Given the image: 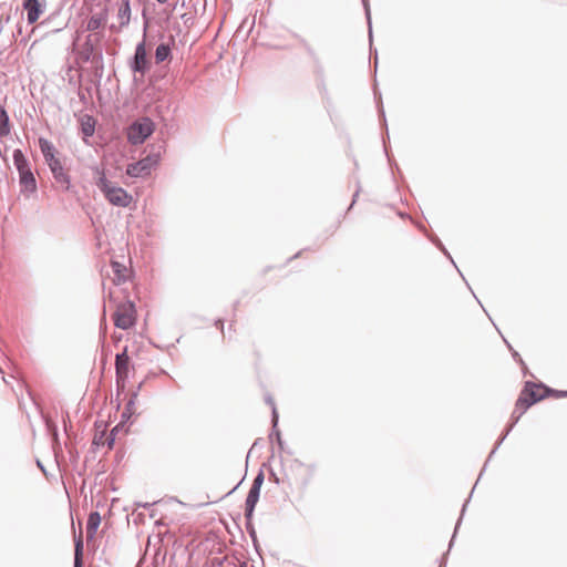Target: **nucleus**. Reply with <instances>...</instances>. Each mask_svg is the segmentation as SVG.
I'll return each mask as SVG.
<instances>
[{
  "instance_id": "c756f323",
  "label": "nucleus",
  "mask_w": 567,
  "mask_h": 567,
  "mask_svg": "<svg viewBox=\"0 0 567 567\" xmlns=\"http://www.w3.org/2000/svg\"><path fill=\"white\" fill-rule=\"evenodd\" d=\"M432 241H433V243H434V244H435V245H436V246H437V247L443 251V254H444L445 256H447V257L451 259V261L454 264V261H453V259H452L451 255L449 254V251L446 250V248L443 246V244L440 241V239L435 238V239H432Z\"/></svg>"
},
{
  "instance_id": "423d86ee",
  "label": "nucleus",
  "mask_w": 567,
  "mask_h": 567,
  "mask_svg": "<svg viewBox=\"0 0 567 567\" xmlns=\"http://www.w3.org/2000/svg\"><path fill=\"white\" fill-rule=\"evenodd\" d=\"M135 305L131 300H126L117 305L113 315L114 326L122 330H128L135 324Z\"/></svg>"
},
{
  "instance_id": "cd10ccee",
  "label": "nucleus",
  "mask_w": 567,
  "mask_h": 567,
  "mask_svg": "<svg viewBox=\"0 0 567 567\" xmlns=\"http://www.w3.org/2000/svg\"><path fill=\"white\" fill-rule=\"evenodd\" d=\"M264 480H265V475H264V472L262 471H259V473L256 475V477L254 478V482L251 484L250 487L252 488H256V489H261V485L264 483Z\"/></svg>"
},
{
  "instance_id": "f3484780",
  "label": "nucleus",
  "mask_w": 567,
  "mask_h": 567,
  "mask_svg": "<svg viewBox=\"0 0 567 567\" xmlns=\"http://www.w3.org/2000/svg\"><path fill=\"white\" fill-rule=\"evenodd\" d=\"M10 118L4 106L0 104V137H6L10 134Z\"/></svg>"
},
{
  "instance_id": "7c9ffc66",
  "label": "nucleus",
  "mask_w": 567,
  "mask_h": 567,
  "mask_svg": "<svg viewBox=\"0 0 567 567\" xmlns=\"http://www.w3.org/2000/svg\"><path fill=\"white\" fill-rule=\"evenodd\" d=\"M468 501H466L463 505V508H462V513H461V516H463L464 512H465V508H466V505H467ZM461 520H462V517L458 518L457 523H456V526H455V530H454V534H456L457 532V528L461 524ZM455 535H453L451 542H450V547L452 546V543H453V539H454Z\"/></svg>"
},
{
  "instance_id": "2f4dec72",
  "label": "nucleus",
  "mask_w": 567,
  "mask_h": 567,
  "mask_svg": "<svg viewBox=\"0 0 567 567\" xmlns=\"http://www.w3.org/2000/svg\"><path fill=\"white\" fill-rule=\"evenodd\" d=\"M274 437H276V441H278L279 439H281V433L280 431L278 430V427L276 426V429L272 427V432L270 433L269 435V439L272 440Z\"/></svg>"
},
{
  "instance_id": "f8f14e48",
  "label": "nucleus",
  "mask_w": 567,
  "mask_h": 567,
  "mask_svg": "<svg viewBox=\"0 0 567 567\" xmlns=\"http://www.w3.org/2000/svg\"><path fill=\"white\" fill-rule=\"evenodd\" d=\"M118 28H125L131 21V0H122L117 11Z\"/></svg>"
},
{
  "instance_id": "ddd939ff",
  "label": "nucleus",
  "mask_w": 567,
  "mask_h": 567,
  "mask_svg": "<svg viewBox=\"0 0 567 567\" xmlns=\"http://www.w3.org/2000/svg\"><path fill=\"white\" fill-rule=\"evenodd\" d=\"M39 147L48 165L49 163H53V161L59 159L58 157H55V147L49 140L40 137Z\"/></svg>"
},
{
  "instance_id": "4468645a",
  "label": "nucleus",
  "mask_w": 567,
  "mask_h": 567,
  "mask_svg": "<svg viewBox=\"0 0 567 567\" xmlns=\"http://www.w3.org/2000/svg\"><path fill=\"white\" fill-rule=\"evenodd\" d=\"M107 13V8H104L100 13L93 14L86 23V29L91 32L100 29L106 22Z\"/></svg>"
},
{
  "instance_id": "c85d7f7f",
  "label": "nucleus",
  "mask_w": 567,
  "mask_h": 567,
  "mask_svg": "<svg viewBox=\"0 0 567 567\" xmlns=\"http://www.w3.org/2000/svg\"><path fill=\"white\" fill-rule=\"evenodd\" d=\"M118 429V425H116L115 427L112 429L109 437H107V446L110 449H112L113 444H114V441H115V434H116V431Z\"/></svg>"
},
{
  "instance_id": "6ab92c4d",
  "label": "nucleus",
  "mask_w": 567,
  "mask_h": 567,
  "mask_svg": "<svg viewBox=\"0 0 567 567\" xmlns=\"http://www.w3.org/2000/svg\"><path fill=\"white\" fill-rule=\"evenodd\" d=\"M74 567H82L83 566V540L81 536L79 538H75V546H74Z\"/></svg>"
},
{
  "instance_id": "f03ea898",
  "label": "nucleus",
  "mask_w": 567,
  "mask_h": 567,
  "mask_svg": "<svg viewBox=\"0 0 567 567\" xmlns=\"http://www.w3.org/2000/svg\"><path fill=\"white\" fill-rule=\"evenodd\" d=\"M96 173L99 174L95 185L103 193L104 197L107 202L117 207H127L133 200L131 194H128L124 188L114 186L105 176L103 171L96 168Z\"/></svg>"
},
{
  "instance_id": "f704fd0d",
  "label": "nucleus",
  "mask_w": 567,
  "mask_h": 567,
  "mask_svg": "<svg viewBox=\"0 0 567 567\" xmlns=\"http://www.w3.org/2000/svg\"><path fill=\"white\" fill-rule=\"evenodd\" d=\"M513 358H514L516 361H518V362H519L524 368H526V367H525V363H524V361L522 360V358L519 357V353H518V352L513 351Z\"/></svg>"
},
{
  "instance_id": "72a5a7b5",
  "label": "nucleus",
  "mask_w": 567,
  "mask_h": 567,
  "mask_svg": "<svg viewBox=\"0 0 567 567\" xmlns=\"http://www.w3.org/2000/svg\"><path fill=\"white\" fill-rule=\"evenodd\" d=\"M132 415H133V413H128V414H127V411H126V410H124V411H123V413H122V415H121V417H122L121 423H124V422L128 421V420L131 419V416H132Z\"/></svg>"
},
{
  "instance_id": "39448f33",
  "label": "nucleus",
  "mask_w": 567,
  "mask_h": 567,
  "mask_svg": "<svg viewBox=\"0 0 567 567\" xmlns=\"http://www.w3.org/2000/svg\"><path fill=\"white\" fill-rule=\"evenodd\" d=\"M101 38L97 34H89L80 52L81 59L96 66L103 65V52L100 45Z\"/></svg>"
},
{
  "instance_id": "c03bdc74",
  "label": "nucleus",
  "mask_w": 567,
  "mask_h": 567,
  "mask_svg": "<svg viewBox=\"0 0 567 567\" xmlns=\"http://www.w3.org/2000/svg\"><path fill=\"white\" fill-rule=\"evenodd\" d=\"M237 488V486L235 488H233L231 491H229L228 494H233V492Z\"/></svg>"
},
{
  "instance_id": "79ce46f5",
  "label": "nucleus",
  "mask_w": 567,
  "mask_h": 567,
  "mask_svg": "<svg viewBox=\"0 0 567 567\" xmlns=\"http://www.w3.org/2000/svg\"><path fill=\"white\" fill-rule=\"evenodd\" d=\"M300 254H301V251L297 252V254L293 256V258H296V257L300 256Z\"/></svg>"
},
{
  "instance_id": "393cba45",
  "label": "nucleus",
  "mask_w": 567,
  "mask_h": 567,
  "mask_svg": "<svg viewBox=\"0 0 567 567\" xmlns=\"http://www.w3.org/2000/svg\"><path fill=\"white\" fill-rule=\"evenodd\" d=\"M539 390H543L544 392H540V394H546L547 396L554 395L556 398H567V391H560V390H554L545 385V388H539Z\"/></svg>"
},
{
  "instance_id": "e433bc0d",
  "label": "nucleus",
  "mask_w": 567,
  "mask_h": 567,
  "mask_svg": "<svg viewBox=\"0 0 567 567\" xmlns=\"http://www.w3.org/2000/svg\"><path fill=\"white\" fill-rule=\"evenodd\" d=\"M277 444H278V447H279L280 450H284V444H285V443H284L282 439H279V440L277 441Z\"/></svg>"
},
{
  "instance_id": "20e7f679",
  "label": "nucleus",
  "mask_w": 567,
  "mask_h": 567,
  "mask_svg": "<svg viewBox=\"0 0 567 567\" xmlns=\"http://www.w3.org/2000/svg\"><path fill=\"white\" fill-rule=\"evenodd\" d=\"M155 124L150 117H142L133 122L127 130V140L133 145H138L154 132Z\"/></svg>"
},
{
  "instance_id": "bb28decb",
  "label": "nucleus",
  "mask_w": 567,
  "mask_h": 567,
  "mask_svg": "<svg viewBox=\"0 0 567 567\" xmlns=\"http://www.w3.org/2000/svg\"><path fill=\"white\" fill-rule=\"evenodd\" d=\"M362 2L364 6L365 17H367L368 27H369V38L371 41L372 40V23H371L370 8H369V3L367 0H362Z\"/></svg>"
},
{
  "instance_id": "a211bd4d",
  "label": "nucleus",
  "mask_w": 567,
  "mask_h": 567,
  "mask_svg": "<svg viewBox=\"0 0 567 567\" xmlns=\"http://www.w3.org/2000/svg\"><path fill=\"white\" fill-rule=\"evenodd\" d=\"M172 54V49L168 43H161L155 50V62L157 64L166 61Z\"/></svg>"
},
{
  "instance_id": "6e6552de",
  "label": "nucleus",
  "mask_w": 567,
  "mask_h": 567,
  "mask_svg": "<svg viewBox=\"0 0 567 567\" xmlns=\"http://www.w3.org/2000/svg\"><path fill=\"white\" fill-rule=\"evenodd\" d=\"M128 65L134 73H140L142 76L150 70L151 63L147 59L144 40L136 44L134 55L130 60Z\"/></svg>"
},
{
  "instance_id": "9d476101",
  "label": "nucleus",
  "mask_w": 567,
  "mask_h": 567,
  "mask_svg": "<svg viewBox=\"0 0 567 567\" xmlns=\"http://www.w3.org/2000/svg\"><path fill=\"white\" fill-rule=\"evenodd\" d=\"M48 166L53 175L55 183L60 185L62 190H69L71 187V178L70 175L64 171L61 161H53V163H49Z\"/></svg>"
},
{
  "instance_id": "b1692460",
  "label": "nucleus",
  "mask_w": 567,
  "mask_h": 567,
  "mask_svg": "<svg viewBox=\"0 0 567 567\" xmlns=\"http://www.w3.org/2000/svg\"><path fill=\"white\" fill-rule=\"evenodd\" d=\"M302 45H303L307 54L309 55V58L313 61L316 66L319 68L320 66L319 58H318V54L316 53V51L313 50V48L306 41H302Z\"/></svg>"
},
{
  "instance_id": "a19ab883",
  "label": "nucleus",
  "mask_w": 567,
  "mask_h": 567,
  "mask_svg": "<svg viewBox=\"0 0 567 567\" xmlns=\"http://www.w3.org/2000/svg\"><path fill=\"white\" fill-rule=\"evenodd\" d=\"M492 458L491 454L488 455V458L486 462H488ZM484 466H487V463H484Z\"/></svg>"
},
{
  "instance_id": "37998d69",
  "label": "nucleus",
  "mask_w": 567,
  "mask_h": 567,
  "mask_svg": "<svg viewBox=\"0 0 567 567\" xmlns=\"http://www.w3.org/2000/svg\"><path fill=\"white\" fill-rule=\"evenodd\" d=\"M381 115L384 117V111L380 110Z\"/></svg>"
},
{
  "instance_id": "4c0bfd02",
  "label": "nucleus",
  "mask_w": 567,
  "mask_h": 567,
  "mask_svg": "<svg viewBox=\"0 0 567 567\" xmlns=\"http://www.w3.org/2000/svg\"><path fill=\"white\" fill-rule=\"evenodd\" d=\"M37 464H38L39 468L45 474L47 472H45V468L42 465V463L40 461H37Z\"/></svg>"
},
{
  "instance_id": "5701e85b",
  "label": "nucleus",
  "mask_w": 567,
  "mask_h": 567,
  "mask_svg": "<svg viewBox=\"0 0 567 567\" xmlns=\"http://www.w3.org/2000/svg\"><path fill=\"white\" fill-rule=\"evenodd\" d=\"M141 386H142V383H140L137 389L134 392H132L130 400L125 404V409L124 410L127 411V414L128 413H134L135 401L137 399L138 391H140Z\"/></svg>"
},
{
  "instance_id": "473e14b6",
  "label": "nucleus",
  "mask_w": 567,
  "mask_h": 567,
  "mask_svg": "<svg viewBox=\"0 0 567 567\" xmlns=\"http://www.w3.org/2000/svg\"><path fill=\"white\" fill-rule=\"evenodd\" d=\"M154 504H156V502H153V503H141V502H136L135 503V506L136 507H142V508H150L151 506H153Z\"/></svg>"
},
{
  "instance_id": "58836bf2",
  "label": "nucleus",
  "mask_w": 567,
  "mask_h": 567,
  "mask_svg": "<svg viewBox=\"0 0 567 567\" xmlns=\"http://www.w3.org/2000/svg\"><path fill=\"white\" fill-rule=\"evenodd\" d=\"M216 326H217V327H220V329L223 330V328H224V322L219 319V320H217V321H216Z\"/></svg>"
},
{
  "instance_id": "7ed1b4c3",
  "label": "nucleus",
  "mask_w": 567,
  "mask_h": 567,
  "mask_svg": "<svg viewBox=\"0 0 567 567\" xmlns=\"http://www.w3.org/2000/svg\"><path fill=\"white\" fill-rule=\"evenodd\" d=\"M13 163L19 173V184L22 194H34L37 192V179L31 169L29 159L19 148L13 151Z\"/></svg>"
},
{
  "instance_id": "a878e982",
  "label": "nucleus",
  "mask_w": 567,
  "mask_h": 567,
  "mask_svg": "<svg viewBox=\"0 0 567 567\" xmlns=\"http://www.w3.org/2000/svg\"><path fill=\"white\" fill-rule=\"evenodd\" d=\"M266 401H267V403H268V404L271 406V409H272V413H271V423H272L274 429H276V426H278V419H279V416H278V413H277V409H276V406H275V402H274V400H272L270 396H268V398L266 399Z\"/></svg>"
},
{
  "instance_id": "aec40b11",
  "label": "nucleus",
  "mask_w": 567,
  "mask_h": 567,
  "mask_svg": "<svg viewBox=\"0 0 567 567\" xmlns=\"http://www.w3.org/2000/svg\"><path fill=\"white\" fill-rule=\"evenodd\" d=\"M111 266H112V269L115 274V278H114V284L115 285H121L122 282H124L126 279L123 275V272L126 270V268L118 261H112L111 262Z\"/></svg>"
},
{
  "instance_id": "f257e3e1",
  "label": "nucleus",
  "mask_w": 567,
  "mask_h": 567,
  "mask_svg": "<svg viewBox=\"0 0 567 567\" xmlns=\"http://www.w3.org/2000/svg\"><path fill=\"white\" fill-rule=\"evenodd\" d=\"M539 388H545L544 383H535L533 381H527L525 383V386L519 395V398L516 401L515 409L511 416V424L507 426L504 434L499 437V440L496 442V445L491 451V456H493L497 449L501 446L503 441L506 439V436L509 434V432L513 430L515 424L519 421V419L523 416V414L527 411L528 408H530L533 404L539 402L540 400H544L546 398V394H540Z\"/></svg>"
},
{
  "instance_id": "dca6fc26",
  "label": "nucleus",
  "mask_w": 567,
  "mask_h": 567,
  "mask_svg": "<svg viewBox=\"0 0 567 567\" xmlns=\"http://www.w3.org/2000/svg\"><path fill=\"white\" fill-rule=\"evenodd\" d=\"M24 8L27 9V19H28V22L29 23H34L42 10L40 9V3L38 2V0H25L24 2Z\"/></svg>"
},
{
  "instance_id": "9b49d317",
  "label": "nucleus",
  "mask_w": 567,
  "mask_h": 567,
  "mask_svg": "<svg viewBox=\"0 0 567 567\" xmlns=\"http://www.w3.org/2000/svg\"><path fill=\"white\" fill-rule=\"evenodd\" d=\"M259 496H260V491L250 487V489L248 492V495H247V498H246V502H245V517H246V520H251L252 519L254 511H255L256 504L259 501Z\"/></svg>"
},
{
  "instance_id": "0eeeda50",
  "label": "nucleus",
  "mask_w": 567,
  "mask_h": 567,
  "mask_svg": "<svg viewBox=\"0 0 567 567\" xmlns=\"http://www.w3.org/2000/svg\"><path fill=\"white\" fill-rule=\"evenodd\" d=\"M159 161L158 155H148L137 162L131 163L126 167V174L130 177H144L151 174L154 166Z\"/></svg>"
},
{
  "instance_id": "2eb2a0df",
  "label": "nucleus",
  "mask_w": 567,
  "mask_h": 567,
  "mask_svg": "<svg viewBox=\"0 0 567 567\" xmlns=\"http://www.w3.org/2000/svg\"><path fill=\"white\" fill-rule=\"evenodd\" d=\"M101 524V515L99 512H91L86 522V537L87 539L94 538L97 528Z\"/></svg>"
},
{
  "instance_id": "1a4fd4ad",
  "label": "nucleus",
  "mask_w": 567,
  "mask_h": 567,
  "mask_svg": "<svg viewBox=\"0 0 567 567\" xmlns=\"http://www.w3.org/2000/svg\"><path fill=\"white\" fill-rule=\"evenodd\" d=\"M130 358L127 348L116 354L115 357V381L117 390H124L126 380L128 378Z\"/></svg>"
},
{
  "instance_id": "c9c22d12",
  "label": "nucleus",
  "mask_w": 567,
  "mask_h": 567,
  "mask_svg": "<svg viewBox=\"0 0 567 567\" xmlns=\"http://www.w3.org/2000/svg\"><path fill=\"white\" fill-rule=\"evenodd\" d=\"M358 195H359V189H357V192H355V193H354V195H353V199H352V203H351V205H350V208H351V207L353 206V204L355 203V198L358 197Z\"/></svg>"
},
{
  "instance_id": "412c9836",
  "label": "nucleus",
  "mask_w": 567,
  "mask_h": 567,
  "mask_svg": "<svg viewBox=\"0 0 567 567\" xmlns=\"http://www.w3.org/2000/svg\"><path fill=\"white\" fill-rule=\"evenodd\" d=\"M246 529L249 534V537L251 538V542H252V545H254L256 551L259 553L260 546L258 543L256 529H255L251 520H246Z\"/></svg>"
},
{
  "instance_id": "ea45409f",
  "label": "nucleus",
  "mask_w": 567,
  "mask_h": 567,
  "mask_svg": "<svg viewBox=\"0 0 567 567\" xmlns=\"http://www.w3.org/2000/svg\"><path fill=\"white\" fill-rule=\"evenodd\" d=\"M158 3H166L168 0H156Z\"/></svg>"
},
{
  "instance_id": "4be33fe9",
  "label": "nucleus",
  "mask_w": 567,
  "mask_h": 567,
  "mask_svg": "<svg viewBox=\"0 0 567 567\" xmlns=\"http://www.w3.org/2000/svg\"><path fill=\"white\" fill-rule=\"evenodd\" d=\"M95 122L92 117L87 116L86 121L82 122V133L84 136L90 137L94 134Z\"/></svg>"
}]
</instances>
